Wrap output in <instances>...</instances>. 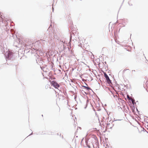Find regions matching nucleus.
<instances>
[{"label": "nucleus", "mask_w": 148, "mask_h": 148, "mask_svg": "<svg viewBox=\"0 0 148 148\" xmlns=\"http://www.w3.org/2000/svg\"><path fill=\"white\" fill-rule=\"evenodd\" d=\"M51 84L56 88H58L60 87L59 85L55 81H52L51 82Z\"/></svg>", "instance_id": "1"}, {"label": "nucleus", "mask_w": 148, "mask_h": 148, "mask_svg": "<svg viewBox=\"0 0 148 148\" xmlns=\"http://www.w3.org/2000/svg\"><path fill=\"white\" fill-rule=\"evenodd\" d=\"M103 74L104 75V76L107 81V82L109 83H110L111 81L109 77H108V75H107L106 73L105 72H104L103 73Z\"/></svg>", "instance_id": "2"}, {"label": "nucleus", "mask_w": 148, "mask_h": 148, "mask_svg": "<svg viewBox=\"0 0 148 148\" xmlns=\"http://www.w3.org/2000/svg\"><path fill=\"white\" fill-rule=\"evenodd\" d=\"M123 72L125 74L129 73L130 72V71L129 69H125L123 71Z\"/></svg>", "instance_id": "3"}, {"label": "nucleus", "mask_w": 148, "mask_h": 148, "mask_svg": "<svg viewBox=\"0 0 148 148\" xmlns=\"http://www.w3.org/2000/svg\"><path fill=\"white\" fill-rule=\"evenodd\" d=\"M142 132H143V133L144 134H145L146 135H148V133L145 131H144V130H143Z\"/></svg>", "instance_id": "4"}, {"label": "nucleus", "mask_w": 148, "mask_h": 148, "mask_svg": "<svg viewBox=\"0 0 148 148\" xmlns=\"http://www.w3.org/2000/svg\"><path fill=\"white\" fill-rule=\"evenodd\" d=\"M130 100H131L132 103L134 104V100L132 98H131Z\"/></svg>", "instance_id": "5"}, {"label": "nucleus", "mask_w": 148, "mask_h": 148, "mask_svg": "<svg viewBox=\"0 0 148 148\" xmlns=\"http://www.w3.org/2000/svg\"><path fill=\"white\" fill-rule=\"evenodd\" d=\"M127 98L130 99V100L131 98H130V97H129V95H127Z\"/></svg>", "instance_id": "6"}, {"label": "nucleus", "mask_w": 148, "mask_h": 148, "mask_svg": "<svg viewBox=\"0 0 148 148\" xmlns=\"http://www.w3.org/2000/svg\"><path fill=\"white\" fill-rule=\"evenodd\" d=\"M85 87V88H87V89H90V88H89L88 87Z\"/></svg>", "instance_id": "7"}, {"label": "nucleus", "mask_w": 148, "mask_h": 148, "mask_svg": "<svg viewBox=\"0 0 148 148\" xmlns=\"http://www.w3.org/2000/svg\"><path fill=\"white\" fill-rule=\"evenodd\" d=\"M1 15L0 14V18H1Z\"/></svg>", "instance_id": "8"}]
</instances>
